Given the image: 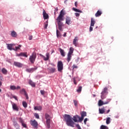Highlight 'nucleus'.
I'll use <instances>...</instances> for the list:
<instances>
[{"instance_id":"f257e3e1","label":"nucleus","mask_w":129,"mask_h":129,"mask_svg":"<svg viewBox=\"0 0 129 129\" xmlns=\"http://www.w3.org/2000/svg\"><path fill=\"white\" fill-rule=\"evenodd\" d=\"M63 118L64 119V122H66V124H67L68 126L75 127V122H78L79 116L76 115L72 117L70 115L66 114L64 116H63Z\"/></svg>"},{"instance_id":"f03ea898","label":"nucleus","mask_w":129,"mask_h":129,"mask_svg":"<svg viewBox=\"0 0 129 129\" xmlns=\"http://www.w3.org/2000/svg\"><path fill=\"white\" fill-rule=\"evenodd\" d=\"M66 14V12L64 11L63 10L60 11V13H59V15L56 18V21L57 23H62L61 21L64 20L63 17Z\"/></svg>"},{"instance_id":"7ed1b4c3","label":"nucleus","mask_w":129,"mask_h":129,"mask_svg":"<svg viewBox=\"0 0 129 129\" xmlns=\"http://www.w3.org/2000/svg\"><path fill=\"white\" fill-rule=\"evenodd\" d=\"M74 51V48L73 47L70 48V51H69V53H68V58L67 60H68V62H69L72 58V55Z\"/></svg>"},{"instance_id":"20e7f679","label":"nucleus","mask_w":129,"mask_h":129,"mask_svg":"<svg viewBox=\"0 0 129 129\" xmlns=\"http://www.w3.org/2000/svg\"><path fill=\"white\" fill-rule=\"evenodd\" d=\"M108 89L107 88L105 87L103 89V91H102L101 93V99H104L106 98V95L108 94V92H107Z\"/></svg>"},{"instance_id":"39448f33","label":"nucleus","mask_w":129,"mask_h":129,"mask_svg":"<svg viewBox=\"0 0 129 129\" xmlns=\"http://www.w3.org/2000/svg\"><path fill=\"white\" fill-rule=\"evenodd\" d=\"M63 69V64L61 61L57 62V71L61 72Z\"/></svg>"},{"instance_id":"423d86ee","label":"nucleus","mask_w":129,"mask_h":129,"mask_svg":"<svg viewBox=\"0 0 129 129\" xmlns=\"http://www.w3.org/2000/svg\"><path fill=\"white\" fill-rule=\"evenodd\" d=\"M96 23V21H95V19L93 18H91V23H90V26L89 28V32H92L93 31V27L94 26L95 24Z\"/></svg>"},{"instance_id":"0eeeda50","label":"nucleus","mask_w":129,"mask_h":129,"mask_svg":"<svg viewBox=\"0 0 129 129\" xmlns=\"http://www.w3.org/2000/svg\"><path fill=\"white\" fill-rule=\"evenodd\" d=\"M30 123L34 128H38V123L36 120H31L30 121Z\"/></svg>"},{"instance_id":"6e6552de","label":"nucleus","mask_w":129,"mask_h":129,"mask_svg":"<svg viewBox=\"0 0 129 129\" xmlns=\"http://www.w3.org/2000/svg\"><path fill=\"white\" fill-rule=\"evenodd\" d=\"M110 101V100H108L106 102H103L101 100H99L98 101V106H102V105H104V104H108Z\"/></svg>"},{"instance_id":"1a4fd4ad","label":"nucleus","mask_w":129,"mask_h":129,"mask_svg":"<svg viewBox=\"0 0 129 129\" xmlns=\"http://www.w3.org/2000/svg\"><path fill=\"white\" fill-rule=\"evenodd\" d=\"M36 58V54L34 53L30 56L29 59L32 63H34Z\"/></svg>"},{"instance_id":"9d476101","label":"nucleus","mask_w":129,"mask_h":129,"mask_svg":"<svg viewBox=\"0 0 129 129\" xmlns=\"http://www.w3.org/2000/svg\"><path fill=\"white\" fill-rule=\"evenodd\" d=\"M47 70L50 74H53L56 72V68L54 67H49Z\"/></svg>"},{"instance_id":"9b49d317","label":"nucleus","mask_w":129,"mask_h":129,"mask_svg":"<svg viewBox=\"0 0 129 129\" xmlns=\"http://www.w3.org/2000/svg\"><path fill=\"white\" fill-rule=\"evenodd\" d=\"M72 23V21H71V18L69 17H67L66 18V24L70 25Z\"/></svg>"},{"instance_id":"f8f14e48","label":"nucleus","mask_w":129,"mask_h":129,"mask_svg":"<svg viewBox=\"0 0 129 129\" xmlns=\"http://www.w3.org/2000/svg\"><path fill=\"white\" fill-rule=\"evenodd\" d=\"M57 25L58 26V29L60 31H63V27H64V25H63V23H62V22L57 23Z\"/></svg>"},{"instance_id":"ddd939ff","label":"nucleus","mask_w":129,"mask_h":129,"mask_svg":"<svg viewBox=\"0 0 129 129\" xmlns=\"http://www.w3.org/2000/svg\"><path fill=\"white\" fill-rule=\"evenodd\" d=\"M43 16L44 20L49 19V15L46 13L45 11L43 10Z\"/></svg>"},{"instance_id":"4468645a","label":"nucleus","mask_w":129,"mask_h":129,"mask_svg":"<svg viewBox=\"0 0 129 129\" xmlns=\"http://www.w3.org/2000/svg\"><path fill=\"white\" fill-rule=\"evenodd\" d=\"M14 64L18 68H22L23 66L22 63L17 61H15Z\"/></svg>"},{"instance_id":"2eb2a0df","label":"nucleus","mask_w":129,"mask_h":129,"mask_svg":"<svg viewBox=\"0 0 129 129\" xmlns=\"http://www.w3.org/2000/svg\"><path fill=\"white\" fill-rule=\"evenodd\" d=\"M7 48L10 50H12V49L15 50V49L13 48V46L15 45L14 44H7Z\"/></svg>"},{"instance_id":"dca6fc26","label":"nucleus","mask_w":129,"mask_h":129,"mask_svg":"<svg viewBox=\"0 0 129 129\" xmlns=\"http://www.w3.org/2000/svg\"><path fill=\"white\" fill-rule=\"evenodd\" d=\"M12 107L13 108V109H14V110H16L17 111H18L19 110V108L17 106V105H16V104H15V103H12Z\"/></svg>"},{"instance_id":"f3484780","label":"nucleus","mask_w":129,"mask_h":129,"mask_svg":"<svg viewBox=\"0 0 129 129\" xmlns=\"http://www.w3.org/2000/svg\"><path fill=\"white\" fill-rule=\"evenodd\" d=\"M37 69V68H31V69H27L26 70V71L29 72V73H32L34 71L36 70Z\"/></svg>"},{"instance_id":"a211bd4d","label":"nucleus","mask_w":129,"mask_h":129,"mask_svg":"<svg viewBox=\"0 0 129 129\" xmlns=\"http://www.w3.org/2000/svg\"><path fill=\"white\" fill-rule=\"evenodd\" d=\"M51 119H46V124L48 128H50Z\"/></svg>"},{"instance_id":"6ab92c4d","label":"nucleus","mask_w":129,"mask_h":129,"mask_svg":"<svg viewBox=\"0 0 129 129\" xmlns=\"http://www.w3.org/2000/svg\"><path fill=\"white\" fill-rule=\"evenodd\" d=\"M102 13L101 11H97V12H96V13L95 14V16L96 17H98L99 16H100L102 15Z\"/></svg>"},{"instance_id":"aec40b11","label":"nucleus","mask_w":129,"mask_h":129,"mask_svg":"<svg viewBox=\"0 0 129 129\" xmlns=\"http://www.w3.org/2000/svg\"><path fill=\"white\" fill-rule=\"evenodd\" d=\"M99 112L101 114H103L105 112V109L104 107H103L102 108H99Z\"/></svg>"},{"instance_id":"412c9836","label":"nucleus","mask_w":129,"mask_h":129,"mask_svg":"<svg viewBox=\"0 0 129 129\" xmlns=\"http://www.w3.org/2000/svg\"><path fill=\"white\" fill-rule=\"evenodd\" d=\"M19 56H25L26 57H28L27 52H22V53L19 54Z\"/></svg>"},{"instance_id":"4be33fe9","label":"nucleus","mask_w":129,"mask_h":129,"mask_svg":"<svg viewBox=\"0 0 129 129\" xmlns=\"http://www.w3.org/2000/svg\"><path fill=\"white\" fill-rule=\"evenodd\" d=\"M81 115L84 118L85 116H87V112L86 111H82L81 112Z\"/></svg>"},{"instance_id":"5701e85b","label":"nucleus","mask_w":129,"mask_h":129,"mask_svg":"<svg viewBox=\"0 0 129 129\" xmlns=\"http://www.w3.org/2000/svg\"><path fill=\"white\" fill-rule=\"evenodd\" d=\"M11 36L13 37H16L17 36V33L13 31L11 32Z\"/></svg>"},{"instance_id":"b1692460","label":"nucleus","mask_w":129,"mask_h":129,"mask_svg":"<svg viewBox=\"0 0 129 129\" xmlns=\"http://www.w3.org/2000/svg\"><path fill=\"white\" fill-rule=\"evenodd\" d=\"M42 106H35V107H34L35 110H39V111H40V110H42Z\"/></svg>"},{"instance_id":"393cba45","label":"nucleus","mask_w":129,"mask_h":129,"mask_svg":"<svg viewBox=\"0 0 129 129\" xmlns=\"http://www.w3.org/2000/svg\"><path fill=\"white\" fill-rule=\"evenodd\" d=\"M56 37L57 38H60L61 37V34L58 30H56Z\"/></svg>"},{"instance_id":"a878e982","label":"nucleus","mask_w":129,"mask_h":129,"mask_svg":"<svg viewBox=\"0 0 129 129\" xmlns=\"http://www.w3.org/2000/svg\"><path fill=\"white\" fill-rule=\"evenodd\" d=\"M59 52H60V54H61V56L63 57L65 56V53L63 49H62L61 48H59Z\"/></svg>"},{"instance_id":"bb28decb","label":"nucleus","mask_w":129,"mask_h":129,"mask_svg":"<svg viewBox=\"0 0 129 129\" xmlns=\"http://www.w3.org/2000/svg\"><path fill=\"white\" fill-rule=\"evenodd\" d=\"M78 37H75V39H74V42H73V43L75 45V46H77V42H78Z\"/></svg>"},{"instance_id":"cd10ccee","label":"nucleus","mask_w":129,"mask_h":129,"mask_svg":"<svg viewBox=\"0 0 129 129\" xmlns=\"http://www.w3.org/2000/svg\"><path fill=\"white\" fill-rule=\"evenodd\" d=\"M82 90V86H80L77 89V92H78V93H81Z\"/></svg>"},{"instance_id":"c85d7f7f","label":"nucleus","mask_w":129,"mask_h":129,"mask_svg":"<svg viewBox=\"0 0 129 129\" xmlns=\"http://www.w3.org/2000/svg\"><path fill=\"white\" fill-rule=\"evenodd\" d=\"M110 117H107L106 118V124H109L111 122V121H110Z\"/></svg>"},{"instance_id":"c756f323","label":"nucleus","mask_w":129,"mask_h":129,"mask_svg":"<svg viewBox=\"0 0 129 129\" xmlns=\"http://www.w3.org/2000/svg\"><path fill=\"white\" fill-rule=\"evenodd\" d=\"M22 105H23V106H24V107L25 108H27V107L28 106V103L26 101H23L22 102Z\"/></svg>"},{"instance_id":"7c9ffc66","label":"nucleus","mask_w":129,"mask_h":129,"mask_svg":"<svg viewBox=\"0 0 129 129\" xmlns=\"http://www.w3.org/2000/svg\"><path fill=\"white\" fill-rule=\"evenodd\" d=\"M45 118L46 119H51L52 117L47 113L45 114Z\"/></svg>"},{"instance_id":"2f4dec72","label":"nucleus","mask_w":129,"mask_h":129,"mask_svg":"<svg viewBox=\"0 0 129 129\" xmlns=\"http://www.w3.org/2000/svg\"><path fill=\"white\" fill-rule=\"evenodd\" d=\"M100 129H109L108 127L104 125H101L100 126Z\"/></svg>"},{"instance_id":"473e14b6","label":"nucleus","mask_w":129,"mask_h":129,"mask_svg":"<svg viewBox=\"0 0 129 129\" xmlns=\"http://www.w3.org/2000/svg\"><path fill=\"white\" fill-rule=\"evenodd\" d=\"M46 57H44V60H48L49 58V56H50V54L49 53H47L46 54Z\"/></svg>"},{"instance_id":"72a5a7b5","label":"nucleus","mask_w":129,"mask_h":129,"mask_svg":"<svg viewBox=\"0 0 129 129\" xmlns=\"http://www.w3.org/2000/svg\"><path fill=\"white\" fill-rule=\"evenodd\" d=\"M73 10H74L75 12H79V13H82V11H80L77 9H76V8H73Z\"/></svg>"},{"instance_id":"f704fd0d","label":"nucleus","mask_w":129,"mask_h":129,"mask_svg":"<svg viewBox=\"0 0 129 129\" xmlns=\"http://www.w3.org/2000/svg\"><path fill=\"white\" fill-rule=\"evenodd\" d=\"M29 84L31 85L33 87H35V83L34 82H33V81H31V80L29 81Z\"/></svg>"},{"instance_id":"c9c22d12","label":"nucleus","mask_w":129,"mask_h":129,"mask_svg":"<svg viewBox=\"0 0 129 129\" xmlns=\"http://www.w3.org/2000/svg\"><path fill=\"white\" fill-rule=\"evenodd\" d=\"M2 72H3V73L4 74L6 75V74H7L8 71H7V70L6 69L3 68V69H2Z\"/></svg>"},{"instance_id":"e433bc0d","label":"nucleus","mask_w":129,"mask_h":129,"mask_svg":"<svg viewBox=\"0 0 129 129\" xmlns=\"http://www.w3.org/2000/svg\"><path fill=\"white\" fill-rule=\"evenodd\" d=\"M10 88H11V90H16V87L14 85H11L10 86Z\"/></svg>"},{"instance_id":"4c0bfd02","label":"nucleus","mask_w":129,"mask_h":129,"mask_svg":"<svg viewBox=\"0 0 129 129\" xmlns=\"http://www.w3.org/2000/svg\"><path fill=\"white\" fill-rule=\"evenodd\" d=\"M74 104H75V106H76V107H77L78 105V101L76 100H74Z\"/></svg>"},{"instance_id":"58836bf2","label":"nucleus","mask_w":129,"mask_h":129,"mask_svg":"<svg viewBox=\"0 0 129 129\" xmlns=\"http://www.w3.org/2000/svg\"><path fill=\"white\" fill-rule=\"evenodd\" d=\"M20 93H21V94H23V93H24V94H25L26 93L25 90L24 89H23L22 90H21L20 91Z\"/></svg>"},{"instance_id":"ea45409f","label":"nucleus","mask_w":129,"mask_h":129,"mask_svg":"<svg viewBox=\"0 0 129 129\" xmlns=\"http://www.w3.org/2000/svg\"><path fill=\"white\" fill-rule=\"evenodd\" d=\"M48 21H46V22L44 23V28H45V29H47V26H48Z\"/></svg>"},{"instance_id":"a19ab883","label":"nucleus","mask_w":129,"mask_h":129,"mask_svg":"<svg viewBox=\"0 0 129 129\" xmlns=\"http://www.w3.org/2000/svg\"><path fill=\"white\" fill-rule=\"evenodd\" d=\"M22 47V45H19L18 46H16L15 48V50L17 51L18 50V49H20V47Z\"/></svg>"},{"instance_id":"79ce46f5","label":"nucleus","mask_w":129,"mask_h":129,"mask_svg":"<svg viewBox=\"0 0 129 129\" xmlns=\"http://www.w3.org/2000/svg\"><path fill=\"white\" fill-rule=\"evenodd\" d=\"M40 93H41V94H42V95L44 96L46 92L44 90H41Z\"/></svg>"},{"instance_id":"37998d69","label":"nucleus","mask_w":129,"mask_h":129,"mask_svg":"<svg viewBox=\"0 0 129 129\" xmlns=\"http://www.w3.org/2000/svg\"><path fill=\"white\" fill-rule=\"evenodd\" d=\"M34 116H35L36 118H39V115L38 113H35L34 114Z\"/></svg>"},{"instance_id":"c03bdc74","label":"nucleus","mask_w":129,"mask_h":129,"mask_svg":"<svg viewBox=\"0 0 129 129\" xmlns=\"http://www.w3.org/2000/svg\"><path fill=\"white\" fill-rule=\"evenodd\" d=\"M21 122L22 126L25 128H27L26 124L23 122V121H21Z\"/></svg>"},{"instance_id":"a18cd8bd","label":"nucleus","mask_w":129,"mask_h":129,"mask_svg":"<svg viewBox=\"0 0 129 129\" xmlns=\"http://www.w3.org/2000/svg\"><path fill=\"white\" fill-rule=\"evenodd\" d=\"M84 118V117H82V116L81 117L79 116V120H80V121H82Z\"/></svg>"},{"instance_id":"49530a36","label":"nucleus","mask_w":129,"mask_h":129,"mask_svg":"<svg viewBox=\"0 0 129 129\" xmlns=\"http://www.w3.org/2000/svg\"><path fill=\"white\" fill-rule=\"evenodd\" d=\"M76 127L78 128V129H82L80 125L79 124H76Z\"/></svg>"},{"instance_id":"de8ad7c7","label":"nucleus","mask_w":129,"mask_h":129,"mask_svg":"<svg viewBox=\"0 0 129 129\" xmlns=\"http://www.w3.org/2000/svg\"><path fill=\"white\" fill-rule=\"evenodd\" d=\"M25 96H26V99H29V97L28 95V94L27 93H25V94H24Z\"/></svg>"},{"instance_id":"09e8293b","label":"nucleus","mask_w":129,"mask_h":129,"mask_svg":"<svg viewBox=\"0 0 129 129\" xmlns=\"http://www.w3.org/2000/svg\"><path fill=\"white\" fill-rule=\"evenodd\" d=\"M77 68H78V67L75 64L73 65V69H77Z\"/></svg>"},{"instance_id":"8fccbe9b","label":"nucleus","mask_w":129,"mask_h":129,"mask_svg":"<svg viewBox=\"0 0 129 129\" xmlns=\"http://www.w3.org/2000/svg\"><path fill=\"white\" fill-rule=\"evenodd\" d=\"M87 120H88L87 118H85V120H84V123H85V124H86V122H87Z\"/></svg>"},{"instance_id":"3c124183","label":"nucleus","mask_w":129,"mask_h":129,"mask_svg":"<svg viewBox=\"0 0 129 129\" xmlns=\"http://www.w3.org/2000/svg\"><path fill=\"white\" fill-rule=\"evenodd\" d=\"M75 15H76V17H79L80 14L79 13H75Z\"/></svg>"},{"instance_id":"603ef678","label":"nucleus","mask_w":129,"mask_h":129,"mask_svg":"<svg viewBox=\"0 0 129 129\" xmlns=\"http://www.w3.org/2000/svg\"><path fill=\"white\" fill-rule=\"evenodd\" d=\"M13 98H15L16 100H18V97L16 96H13Z\"/></svg>"},{"instance_id":"864d4df0","label":"nucleus","mask_w":129,"mask_h":129,"mask_svg":"<svg viewBox=\"0 0 129 129\" xmlns=\"http://www.w3.org/2000/svg\"><path fill=\"white\" fill-rule=\"evenodd\" d=\"M74 83H75V85L77 84V83L76 82V81L75 78H74Z\"/></svg>"},{"instance_id":"5fc2aeb1","label":"nucleus","mask_w":129,"mask_h":129,"mask_svg":"<svg viewBox=\"0 0 129 129\" xmlns=\"http://www.w3.org/2000/svg\"><path fill=\"white\" fill-rule=\"evenodd\" d=\"M33 38V36H30L29 37V39L30 40H31Z\"/></svg>"},{"instance_id":"6e6d98bb","label":"nucleus","mask_w":129,"mask_h":129,"mask_svg":"<svg viewBox=\"0 0 129 129\" xmlns=\"http://www.w3.org/2000/svg\"><path fill=\"white\" fill-rule=\"evenodd\" d=\"M75 6H76V7H77V6H78V3H77V2H76V3H75Z\"/></svg>"},{"instance_id":"4d7b16f0","label":"nucleus","mask_w":129,"mask_h":129,"mask_svg":"<svg viewBox=\"0 0 129 129\" xmlns=\"http://www.w3.org/2000/svg\"><path fill=\"white\" fill-rule=\"evenodd\" d=\"M21 89V87L19 86H18L17 87H16V89L18 90V89Z\"/></svg>"},{"instance_id":"13d9d810","label":"nucleus","mask_w":129,"mask_h":129,"mask_svg":"<svg viewBox=\"0 0 129 129\" xmlns=\"http://www.w3.org/2000/svg\"><path fill=\"white\" fill-rule=\"evenodd\" d=\"M110 110L108 109V110H107L106 113H109V112H110Z\"/></svg>"},{"instance_id":"bf43d9fd","label":"nucleus","mask_w":129,"mask_h":129,"mask_svg":"<svg viewBox=\"0 0 129 129\" xmlns=\"http://www.w3.org/2000/svg\"><path fill=\"white\" fill-rule=\"evenodd\" d=\"M67 35V33H64V34H63V37H66Z\"/></svg>"},{"instance_id":"052dcab7","label":"nucleus","mask_w":129,"mask_h":129,"mask_svg":"<svg viewBox=\"0 0 129 129\" xmlns=\"http://www.w3.org/2000/svg\"><path fill=\"white\" fill-rule=\"evenodd\" d=\"M2 82L0 81V86H2Z\"/></svg>"},{"instance_id":"680f3d73","label":"nucleus","mask_w":129,"mask_h":129,"mask_svg":"<svg viewBox=\"0 0 129 129\" xmlns=\"http://www.w3.org/2000/svg\"><path fill=\"white\" fill-rule=\"evenodd\" d=\"M97 28H98V26H96V27H95V29H97Z\"/></svg>"},{"instance_id":"e2e57ef3","label":"nucleus","mask_w":129,"mask_h":129,"mask_svg":"<svg viewBox=\"0 0 129 129\" xmlns=\"http://www.w3.org/2000/svg\"><path fill=\"white\" fill-rule=\"evenodd\" d=\"M2 91V89H0V92Z\"/></svg>"},{"instance_id":"0e129e2a","label":"nucleus","mask_w":129,"mask_h":129,"mask_svg":"<svg viewBox=\"0 0 129 129\" xmlns=\"http://www.w3.org/2000/svg\"><path fill=\"white\" fill-rule=\"evenodd\" d=\"M53 66L54 67H55V65H54V64H53Z\"/></svg>"},{"instance_id":"69168bd1","label":"nucleus","mask_w":129,"mask_h":129,"mask_svg":"<svg viewBox=\"0 0 129 129\" xmlns=\"http://www.w3.org/2000/svg\"><path fill=\"white\" fill-rule=\"evenodd\" d=\"M57 9H56V11H57L58 10V9L57 8H56Z\"/></svg>"}]
</instances>
